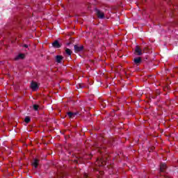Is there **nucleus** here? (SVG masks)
Instances as JSON below:
<instances>
[{
  "mask_svg": "<svg viewBox=\"0 0 178 178\" xmlns=\"http://www.w3.org/2000/svg\"><path fill=\"white\" fill-rule=\"evenodd\" d=\"M135 54L138 56L143 55V49L139 46H136L135 49Z\"/></svg>",
  "mask_w": 178,
  "mask_h": 178,
  "instance_id": "1",
  "label": "nucleus"
},
{
  "mask_svg": "<svg viewBox=\"0 0 178 178\" xmlns=\"http://www.w3.org/2000/svg\"><path fill=\"white\" fill-rule=\"evenodd\" d=\"M74 51L75 52H81L83 49H84V47L83 45H74Z\"/></svg>",
  "mask_w": 178,
  "mask_h": 178,
  "instance_id": "2",
  "label": "nucleus"
},
{
  "mask_svg": "<svg viewBox=\"0 0 178 178\" xmlns=\"http://www.w3.org/2000/svg\"><path fill=\"white\" fill-rule=\"evenodd\" d=\"M31 88L33 91H37L38 90V84L36 82L32 81L31 83Z\"/></svg>",
  "mask_w": 178,
  "mask_h": 178,
  "instance_id": "3",
  "label": "nucleus"
},
{
  "mask_svg": "<svg viewBox=\"0 0 178 178\" xmlns=\"http://www.w3.org/2000/svg\"><path fill=\"white\" fill-rule=\"evenodd\" d=\"M96 13L99 19H104L105 17V15L104 14V13L99 10H97Z\"/></svg>",
  "mask_w": 178,
  "mask_h": 178,
  "instance_id": "4",
  "label": "nucleus"
},
{
  "mask_svg": "<svg viewBox=\"0 0 178 178\" xmlns=\"http://www.w3.org/2000/svg\"><path fill=\"white\" fill-rule=\"evenodd\" d=\"M96 165H97V166H104V165H105V161L102 159L97 160L96 161Z\"/></svg>",
  "mask_w": 178,
  "mask_h": 178,
  "instance_id": "5",
  "label": "nucleus"
},
{
  "mask_svg": "<svg viewBox=\"0 0 178 178\" xmlns=\"http://www.w3.org/2000/svg\"><path fill=\"white\" fill-rule=\"evenodd\" d=\"M52 45L54 48H60V44H59L58 40L54 41V42L52 43Z\"/></svg>",
  "mask_w": 178,
  "mask_h": 178,
  "instance_id": "6",
  "label": "nucleus"
},
{
  "mask_svg": "<svg viewBox=\"0 0 178 178\" xmlns=\"http://www.w3.org/2000/svg\"><path fill=\"white\" fill-rule=\"evenodd\" d=\"M20 59H24V54H20L15 58V60H19Z\"/></svg>",
  "mask_w": 178,
  "mask_h": 178,
  "instance_id": "7",
  "label": "nucleus"
},
{
  "mask_svg": "<svg viewBox=\"0 0 178 178\" xmlns=\"http://www.w3.org/2000/svg\"><path fill=\"white\" fill-rule=\"evenodd\" d=\"M63 59V57L62 56H56V61L58 63H60L62 62Z\"/></svg>",
  "mask_w": 178,
  "mask_h": 178,
  "instance_id": "8",
  "label": "nucleus"
},
{
  "mask_svg": "<svg viewBox=\"0 0 178 178\" xmlns=\"http://www.w3.org/2000/svg\"><path fill=\"white\" fill-rule=\"evenodd\" d=\"M166 164H161L160 165V172H165V170L166 169Z\"/></svg>",
  "mask_w": 178,
  "mask_h": 178,
  "instance_id": "9",
  "label": "nucleus"
},
{
  "mask_svg": "<svg viewBox=\"0 0 178 178\" xmlns=\"http://www.w3.org/2000/svg\"><path fill=\"white\" fill-rule=\"evenodd\" d=\"M134 63H136V65H138V63H141V58L138 57L136 58H134Z\"/></svg>",
  "mask_w": 178,
  "mask_h": 178,
  "instance_id": "10",
  "label": "nucleus"
},
{
  "mask_svg": "<svg viewBox=\"0 0 178 178\" xmlns=\"http://www.w3.org/2000/svg\"><path fill=\"white\" fill-rule=\"evenodd\" d=\"M32 165H33V166H34V168H38V160H37V159H34V161H33V162L32 163Z\"/></svg>",
  "mask_w": 178,
  "mask_h": 178,
  "instance_id": "11",
  "label": "nucleus"
},
{
  "mask_svg": "<svg viewBox=\"0 0 178 178\" xmlns=\"http://www.w3.org/2000/svg\"><path fill=\"white\" fill-rule=\"evenodd\" d=\"M76 114L75 113H72V112H69L67 113V115L69 118H74V116L76 115Z\"/></svg>",
  "mask_w": 178,
  "mask_h": 178,
  "instance_id": "12",
  "label": "nucleus"
},
{
  "mask_svg": "<svg viewBox=\"0 0 178 178\" xmlns=\"http://www.w3.org/2000/svg\"><path fill=\"white\" fill-rule=\"evenodd\" d=\"M65 52H66L67 55H69V56H70V55H72V51L70 49H65Z\"/></svg>",
  "mask_w": 178,
  "mask_h": 178,
  "instance_id": "13",
  "label": "nucleus"
},
{
  "mask_svg": "<svg viewBox=\"0 0 178 178\" xmlns=\"http://www.w3.org/2000/svg\"><path fill=\"white\" fill-rule=\"evenodd\" d=\"M39 108H40V106L38 105H37V104L33 105L34 111H38Z\"/></svg>",
  "mask_w": 178,
  "mask_h": 178,
  "instance_id": "14",
  "label": "nucleus"
},
{
  "mask_svg": "<svg viewBox=\"0 0 178 178\" xmlns=\"http://www.w3.org/2000/svg\"><path fill=\"white\" fill-rule=\"evenodd\" d=\"M30 120H31L30 118L26 117L24 122H25V123H29Z\"/></svg>",
  "mask_w": 178,
  "mask_h": 178,
  "instance_id": "15",
  "label": "nucleus"
},
{
  "mask_svg": "<svg viewBox=\"0 0 178 178\" xmlns=\"http://www.w3.org/2000/svg\"><path fill=\"white\" fill-rule=\"evenodd\" d=\"M24 48H28L29 46L27 44H24Z\"/></svg>",
  "mask_w": 178,
  "mask_h": 178,
  "instance_id": "16",
  "label": "nucleus"
},
{
  "mask_svg": "<svg viewBox=\"0 0 178 178\" xmlns=\"http://www.w3.org/2000/svg\"><path fill=\"white\" fill-rule=\"evenodd\" d=\"M146 49H147L146 48L143 49V52H145V50H146Z\"/></svg>",
  "mask_w": 178,
  "mask_h": 178,
  "instance_id": "17",
  "label": "nucleus"
},
{
  "mask_svg": "<svg viewBox=\"0 0 178 178\" xmlns=\"http://www.w3.org/2000/svg\"><path fill=\"white\" fill-rule=\"evenodd\" d=\"M85 177H87V174L85 175Z\"/></svg>",
  "mask_w": 178,
  "mask_h": 178,
  "instance_id": "18",
  "label": "nucleus"
}]
</instances>
